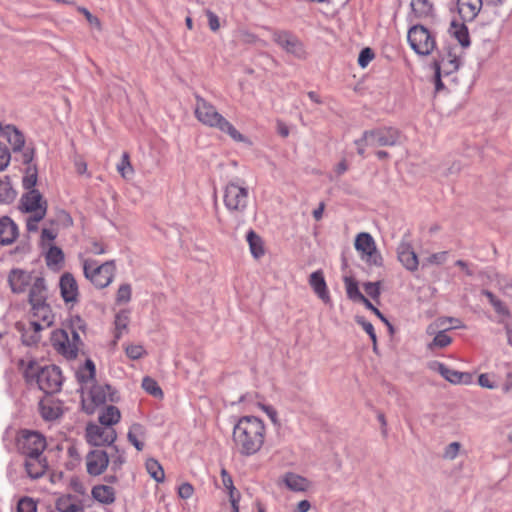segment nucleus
Here are the masks:
<instances>
[{"label": "nucleus", "instance_id": "nucleus-1", "mask_svg": "<svg viewBox=\"0 0 512 512\" xmlns=\"http://www.w3.org/2000/svg\"><path fill=\"white\" fill-rule=\"evenodd\" d=\"M266 438L264 422L251 415L235 418L232 428V447L240 456L250 457L263 447Z\"/></svg>", "mask_w": 512, "mask_h": 512}, {"label": "nucleus", "instance_id": "nucleus-2", "mask_svg": "<svg viewBox=\"0 0 512 512\" xmlns=\"http://www.w3.org/2000/svg\"><path fill=\"white\" fill-rule=\"evenodd\" d=\"M35 362L31 361L24 371L26 381L36 380L40 390L46 394H53L60 391L63 376L61 369L56 365H47L35 369Z\"/></svg>", "mask_w": 512, "mask_h": 512}, {"label": "nucleus", "instance_id": "nucleus-3", "mask_svg": "<svg viewBox=\"0 0 512 512\" xmlns=\"http://www.w3.org/2000/svg\"><path fill=\"white\" fill-rule=\"evenodd\" d=\"M400 132L393 127H381L363 132L362 137L355 140L357 153L365 155L366 147H391L398 144Z\"/></svg>", "mask_w": 512, "mask_h": 512}, {"label": "nucleus", "instance_id": "nucleus-4", "mask_svg": "<svg viewBox=\"0 0 512 512\" xmlns=\"http://www.w3.org/2000/svg\"><path fill=\"white\" fill-rule=\"evenodd\" d=\"M83 271L87 279L98 289L107 287L113 280L115 263L113 260L98 265L96 260L87 259L83 262Z\"/></svg>", "mask_w": 512, "mask_h": 512}, {"label": "nucleus", "instance_id": "nucleus-5", "mask_svg": "<svg viewBox=\"0 0 512 512\" xmlns=\"http://www.w3.org/2000/svg\"><path fill=\"white\" fill-rule=\"evenodd\" d=\"M16 447L25 457L41 456L46 448V439L37 431L23 429L16 438Z\"/></svg>", "mask_w": 512, "mask_h": 512}, {"label": "nucleus", "instance_id": "nucleus-6", "mask_svg": "<svg viewBox=\"0 0 512 512\" xmlns=\"http://www.w3.org/2000/svg\"><path fill=\"white\" fill-rule=\"evenodd\" d=\"M72 339L70 340L69 334L64 329H57L51 333V344L67 359H75L78 355L79 346L82 345L79 332L70 331Z\"/></svg>", "mask_w": 512, "mask_h": 512}, {"label": "nucleus", "instance_id": "nucleus-7", "mask_svg": "<svg viewBox=\"0 0 512 512\" xmlns=\"http://www.w3.org/2000/svg\"><path fill=\"white\" fill-rule=\"evenodd\" d=\"M89 394L91 404L85 405L83 403V410L87 414H93L97 406L104 405L106 402L118 403L120 401L118 391L109 384H94Z\"/></svg>", "mask_w": 512, "mask_h": 512}, {"label": "nucleus", "instance_id": "nucleus-8", "mask_svg": "<svg viewBox=\"0 0 512 512\" xmlns=\"http://www.w3.org/2000/svg\"><path fill=\"white\" fill-rule=\"evenodd\" d=\"M407 37L411 48L419 55L427 56L435 48V40L424 26L411 27Z\"/></svg>", "mask_w": 512, "mask_h": 512}, {"label": "nucleus", "instance_id": "nucleus-9", "mask_svg": "<svg viewBox=\"0 0 512 512\" xmlns=\"http://www.w3.org/2000/svg\"><path fill=\"white\" fill-rule=\"evenodd\" d=\"M354 246L368 264L375 266L382 265V257L377 251L373 237L369 233H359L355 238Z\"/></svg>", "mask_w": 512, "mask_h": 512}, {"label": "nucleus", "instance_id": "nucleus-10", "mask_svg": "<svg viewBox=\"0 0 512 512\" xmlns=\"http://www.w3.org/2000/svg\"><path fill=\"white\" fill-rule=\"evenodd\" d=\"M273 40L288 54L297 59H306L307 52L303 43L293 34L286 31H279L273 34Z\"/></svg>", "mask_w": 512, "mask_h": 512}, {"label": "nucleus", "instance_id": "nucleus-11", "mask_svg": "<svg viewBox=\"0 0 512 512\" xmlns=\"http://www.w3.org/2000/svg\"><path fill=\"white\" fill-rule=\"evenodd\" d=\"M117 439V433L113 428L105 429L96 424H88L86 427V441L91 446H111Z\"/></svg>", "mask_w": 512, "mask_h": 512}, {"label": "nucleus", "instance_id": "nucleus-12", "mask_svg": "<svg viewBox=\"0 0 512 512\" xmlns=\"http://www.w3.org/2000/svg\"><path fill=\"white\" fill-rule=\"evenodd\" d=\"M195 115L197 119L205 125L211 127H218L221 130L224 129L223 117L216 108L206 102L204 99H197V105L195 109Z\"/></svg>", "mask_w": 512, "mask_h": 512}, {"label": "nucleus", "instance_id": "nucleus-13", "mask_svg": "<svg viewBox=\"0 0 512 512\" xmlns=\"http://www.w3.org/2000/svg\"><path fill=\"white\" fill-rule=\"evenodd\" d=\"M248 190L243 185L229 183L226 185V208L243 212L247 207Z\"/></svg>", "mask_w": 512, "mask_h": 512}, {"label": "nucleus", "instance_id": "nucleus-14", "mask_svg": "<svg viewBox=\"0 0 512 512\" xmlns=\"http://www.w3.org/2000/svg\"><path fill=\"white\" fill-rule=\"evenodd\" d=\"M109 465V456L106 451L95 449L86 455V468L90 476H99L105 472Z\"/></svg>", "mask_w": 512, "mask_h": 512}, {"label": "nucleus", "instance_id": "nucleus-15", "mask_svg": "<svg viewBox=\"0 0 512 512\" xmlns=\"http://www.w3.org/2000/svg\"><path fill=\"white\" fill-rule=\"evenodd\" d=\"M48 204L39 190H30L22 194L19 202V209L23 213H30Z\"/></svg>", "mask_w": 512, "mask_h": 512}, {"label": "nucleus", "instance_id": "nucleus-16", "mask_svg": "<svg viewBox=\"0 0 512 512\" xmlns=\"http://www.w3.org/2000/svg\"><path fill=\"white\" fill-rule=\"evenodd\" d=\"M31 281V273L25 270L14 268L9 272L8 283L13 293L20 294L25 292Z\"/></svg>", "mask_w": 512, "mask_h": 512}, {"label": "nucleus", "instance_id": "nucleus-17", "mask_svg": "<svg viewBox=\"0 0 512 512\" xmlns=\"http://www.w3.org/2000/svg\"><path fill=\"white\" fill-rule=\"evenodd\" d=\"M397 257L407 270L414 272L418 269L419 260L410 243L401 242L398 245Z\"/></svg>", "mask_w": 512, "mask_h": 512}, {"label": "nucleus", "instance_id": "nucleus-18", "mask_svg": "<svg viewBox=\"0 0 512 512\" xmlns=\"http://www.w3.org/2000/svg\"><path fill=\"white\" fill-rule=\"evenodd\" d=\"M61 297L65 303L76 302L78 299V285L74 276L66 272L59 281Z\"/></svg>", "mask_w": 512, "mask_h": 512}, {"label": "nucleus", "instance_id": "nucleus-19", "mask_svg": "<svg viewBox=\"0 0 512 512\" xmlns=\"http://www.w3.org/2000/svg\"><path fill=\"white\" fill-rule=\"evenodd\" d=\"M24 466L27 475L31 479H38L42 477L48 469L47 459L43 454L41 456L26 457Z\"/></svg>", "mask_w": 512, "mask_h": 512}, {"label": "nucleus", "instance_id": "nucleus-20", "mask_svg": "<svg viewBox=\"0 0 512 512\" xmlns=\"http://www.w3.org/2000/svg\"><path fill=\"white\" fill-rule=\"evenodd\" d=\"M18 236V227L9 216L0 218V244L10 245Z\"/></svg>", "mask_w": 512, "mask_h": 512}, {"label": "nucleus", "instance_id": "nucleus-21", "mask_svg": "<svg viewBox=\"0 0 512 512\" xmlns=\"http://www.w3.org/2000/svg\"><path fill=\"white\" fill-rule=\"evenodd\" d=\"M309 285L313 289L314 293L324 302L329 303L331 301V297L329 295L326 281L324 279L323 272L321 270H317L309 276Z\"/></svg>", "mask_w": 512, "mask_h": 512}, {"label": "nucleus", "instance_id": "nucleus-22", "mask_svg": "<svg viewBox=\"0 0 512 512\" xmlns=\"http://www.w3.org/2000/svg\"><path fill=\"white\" fill-rule=\"evenodd\" d=\"M435 75H434V84H435V92H439L444 88V85L441 80V72L444 71L446 74H449L458 69V60L453 58L449 61H445L442 59L440 62H434Z\"/></svg>", "mask_w": 512, "mask_h": 512}, {"label": "nucleus", "instance_id": "nucleus-23", "mask_svg": "<svg viewBox=\"0 0 512 512\" xmlns=\"http://www.w3.org/2000/svg\"><path fill=\"white\" fill-rule=\"evenodd\" d=\"M482 5L483 0H457L458 12L464 21H472Z\"/></svg>", "mask_w": 512, "mask_h": 512}, {"label": "nucleus", "instance_id": "nucleus-24", "mask_svg": "<svg viewBox=\"0 0 512 512\" xmlns=\"http://www.w3.org/2000/svg\"><path fill=\"white\" fill-rule=\"evenodd\" d=\"M5 138L12 146L13 152H21L26 146V140L24 134L13 124L6 125Z\"/></svg>", "mask_w": 512, "mask_h": 512}, {"label": "nucleus", "instance_id": "nucleus-25", "mask_svg": "<svg viewBox=\"0 0 512 512\" xmlns=\"http://www.w3.org/2000/svg\"><path fill=\"white\" fill-rule=\"evenodd\" d=\"M47 300V286L43 277H36L29 290L28 301L33 303L45 302Z\"/></svg>", "mask_w": 512, "mask_h": 512}, {"label": "nucleus", "instance_id": "nucleus-26", "mask_svg": "<svg viewBox=\"0 0 512 512\" xmlns=\"http://www.w3.org/2000/svg\"><path fill=\"white\" fill-rule=\"evenodd\" d=\"M282 481L289 490L295 492H304L310 487L306 478L292 472L284 474Z\"/></svg>", "mask_w": 512, "mask_h": 512}, {"label": "nucleus", "instance_id": "nucleus-27", "mask_svg": "<svg viewBox=\"0 0 512 512\" xmlns=\"http://www.w3.org/2000/svg\"><path fill=\"white\" fill-rule=\"evenodd\" d=\"M246 240L249 244L250 253L254 259L259 260L265 255L266 249L264 240L256 232L250 230L247 233Z\"/></svg>", "mask_w": 512, "mask_h": 512}, {"label": "nucleus", "instance_id": "nucleus-28", "mask_svg": "<svg viewBox=\"0 0 512 512\" xmlns=\"http://www.w3.org/2000/svg\"><path fill=\"white\" fill-rule=\"evenodd\" d=\"M91 495L94 500L101 504H112L115 502V490L108 485H96L92 488Z\"/></svg>", "mask_w": 512, "mask_h": 512}, {"label": "nucleus", "instance_id": "nucleus-29", "mask_svg": "<svg viewBox=\"0 0 512 512\" xmlns=\"http://www.w3.org/2000/svg\"><path fill=\"white\" fill-rule=\"evenodd\" d=\"M431 368L437 371L442 377H444L447 381L453 384H459L463 381V378L467 376V374L450 369L446 365L440 362H433L431 364Z\"/></svg>", "mask_w": 512, "mask_h": 512}, {"label": "nucleus", "instance_id": "nucleus-30", "mask_svg": "<svg viewBox=\"0 0 512 512\" xmlns=\"http://www.w3.org/2000/svg\"><path fill=\"white\" fill-rule=\"evenodd\" d=\"M33 316L39 318L46 327H50L53 324L54 316L51 308L47 302H40L31 305Z\"/></svg>", "mask_w": 512, "mask_h": 512}, {"label": "nucleus", "instance_id": "nucleus-31", "mask_svg": "<svg viewBox=\"0 0 512 512\" xmlns=\"http://www.w3.org/2000/svg\"><path fill=\"white\" fill-rule=\"evenodd\" d=\"M145 435V427L140 423H133L129 428L127 439L138 451H142L144 449V443L139 439L144 438Z\"/></svg>", "mask_w": 512, "mask_h": 512}, {"label": "nucleus", "instance_id": "nucleus-32", "mask_svg": "<svg viewBox=\"0 0 512 512\" xmlns=\"http://www.w3.org/2000/svg\"><path fill=\"white\" fill-rule=\"evenodd\" d=\"M99 422L100 424L111 427L115 424H117L121 419V413L120 410L114 406L109 405L106 406L103 411L99 414Z\"/></svg>", "mask_w": 512, "mask_h": 512}, {"label": "nucleus", "instance_id": "nucleus-33", "mask_svg": "<svg viewBox=\"0 0 512 512\" xmlns=\"http://www.w3.org/2000/svg\"><path fill=\"white\" fill-rule=\"evenodd\" d=\"M17 196L9 176L0 179V204H11Z\"/></svg>", "mask_w": 512, "mask_h": 512}, {"label": "nucleus", "instance_id": "nucleus-34", "mask_svg": "<svg viewBox=\"0 0 512 512\" xmlns=\"http://www.w3.org/2000/svg\"><path fill=\"white\" fill-rule=\"evenodd\" d=\"M96 366L91 359H86L83 367L76 372L77 381L81 384H86L89 381L95 380Z\"/></svg>", "mask_w": 512, "mask_h": 512}, {"label": "nucleus", "instance_id": "nucleus-35", "mask_svg": "<svg viewBox=\"0 0 512 512\" xmlns=\"http://www.w3.org/2000/svg\"><path fill=\"white\" fill-rule=\"evenodd\" d=\"M410 5L413 15L418 19L432 15L433 5L430 0H411Z\"/></svg>", "mask_w": 512, "mask_h": 512}, {"label": "nucleus", "instance_id": "nucleus-36", "mask_svg": "<svg viewBox=\"0 0 512 512\" xmlns=\"http://www.w3.org/2000/svg\"><path fill=\"white\" fill-rule=\"evenodd\" d=\"M146 470L148 474L153 478L157 483L164 482L165 473L161 464L154 458H149L146 461Z\"/></svg>", "mask_w": 512, "mask_h": 512}, {"label": "nucleus", "instance_id": "nucleus-37", "mask_svg": "<svg viewBox=\"0 0 512 512\" xmlns=\"http://www.w3.org/2000/svg\"><path fill=\"white\" fill-rule=\"evenodd\" d=\"M450 33L458 40L461 46L468 47L470 44L468 29L464 24L451 23Z\"/></svg>", "mask_w": 512, "mask_h": 512}, {"label": "nucleus", "instance_id": "nucleus-38", "mask_svg": "<svg viewBox=\"0 0 512 512\" xmlns=\"http://www.w3.org/2000/svg\"><path fill=\"white\" fill-rule=\"evenodd\" d=\"M72 496H62L56 500L55 508L59 512H83V507L76 503H71Z\"/></svg>", "mask_w": 512, "mask_h": 512}, {"label": "nucleus", "instance_id": "nucleus-39", "mask_svg": "<svg viewBox=\"0 0 512 512\" xmlns=\"http://www.w3.org/2000/svg\"><path fill=\"white\" fill-rule=\"evenodd\" d=\"M346 292L349 299L363 303L367 298L359 291L357 282L351 277L344 278Z\"/></svg>", "mask_w": 512, "mask_h": 512}, {"label": "nucleus", "instance_id": "nucleus-40", "mask_svg": "<svg viewBox=\"0 0 512 512\" xmlns=\"http://www.w3.org/2000/svg\"><path fill=\"white\" fill-rule=\"evenodd\" d=\"M38 180V169L36 165L28 166L22 179V186L26 191L37 190L35 188Z\"/></svg>", "mask_w": 512, "mask_h": 512}, {"label": "nucleus", "instance_id": "nucleus-41", "mask_svg": "<svg viewBox=\"0 0 512 512\" xmlns=\"http://www.w3.org/2000/svg\"><path fill=\"white\" fill-rule=\"evenodd\" d=\"M45 260L48 267L57 266L64 262V253L60 247L51 245L46 252Z\"/></svg>", "mask_w": 512, "mask_h": 512}, {"label": "nucleus", "instance_id": "nucleus-42", "mask_svg": "<svg viewBox=\"0 0 512 512\" xmlns=\"http://www.w3.org/2000/svg\"><path fill=\"white\" fill-rule=\"evenodd\" d=\"M226 489L228 490L231 512H239L240 492L234 487L232 479L226 474Z\"/></svg>", "mask_w": 512, "mask_h": 512}, {"label": "nucleus", "instance_id": "nucleus-43", "mask_svg": "<svg viewBox=\"0 0 512 512\" xmlns=\"http://www.w3.org/2000/svg\"><path fill=\"white\" fill-rule=\"evenodd\" d=\"M142 388L146 393L155 397V398H163V391L156 380L149 376H145L142 379Z\"/></svg>", "mask_w": 512, "mask_h": 512}, {"label": "nucleus", "instance_id": "nucleus-44", "mask_svg": "<svg viewBox=\"0 0 512 512\" xmlns=\"http://www.w3.org/2000/svg\"><path fill=\"white\" fill-rule=\"evenodd\" d=\"M483 294L487 297L495 312L504 317H510V311L506 305L498 299L491 291L484 290Z\"/></svg>", "mask_w": 512, "mask_h": 512}, {"label": "nucleus", "instance_id": "nucleus-45", "mask_svg": "<svg viewBox=\"0 0 512 512\" xmlns=\"http://www.w3.org/2000/svg\"><path fill=\"white\" fill-rule=\"evenodd\" d=\"M39 409L42 418L47 421H53L62 416L61 408L58 406L46 405L40 402Z\"/></svg>", "mask_w": 512, "mask_h": 512}, {"label": "nucleus", "instance_id": "nucleus-46", "mask_svg": "<svg viewBox=\"0 0 512 512\" xmlns=\"http://www.w3.org/2000/svg\"><path fill=\"white\" fill-rule=\"evenodd\" d=\"M452 343V338L447 335V332H440L436 337L427 344V349L434 351L436 349H443Z\"/></svg>", "mask_w": 512, "mask_h": 512}, {"label": "nucleus", "instance_id": "nucleus-47", "mask_svg": "<svg viewBox=\"0 0 512 512\" xmlns=\"http://www.w3.org/2000/svg\"><path fill=\"white\" fill-rule=\"evenodd\" d=\"M17 329L21 332L22 343L25 346H33L39 343L41 336L38 333H33L32 330H26L23 325L17 323Z\"/></svg>", "mask_w": 512, "mask_h": 512}, {"label": "nucleus", "instance_id": "nucleus-48", "mask_svg": "<svg viewBox=\"0 0 512 512\" xmlns=\"http://www.w3.org/2000/svg\"><path fill=\"white\" fill-rule=\"evenodd\" d=\"M117 170L125 179H129L133 175L134 170L130 163V157L127 152L122 154L121 161L117 164Z\"/></svg>", "mask_w": 512, "mask_h": 512}, {"label": "nucleus", "instance_id": "nucleus-49", "mask_svg": "<svg viewBox=\"0 0 512 512\" xmlns=\"http://www.w3.org/2000/svg\"><path fill=\"white\" fill-rule=\"evenodd\" d=\"M115 339L118 340L121 337L122 330H125L129 323V315L126 311H121L115 316Z\"/></svg>", "mask_w": 512, "mask_h": 512}, {"label": "nucleus", "instance_id": "nucleus-50", "mask_svg": "<svg viewBox=\"0 0 512 512\" xmlns=\"http://www.w3.org/2000/svg\"><path fill=\"white\" fill-rule=\"evenodd\" d=\"M111 447L117 454L116 456H112L111 470L113 472H117L126 462L125 452L124 450H120L117 445L112 444Z\"/></svg>", "mask_w": 512, "mask_h": 512}, {"label": "nucleus", "instance_id": "nucleus-51", "mask_svg": "<svg viewBox=\"0 0 512 512\" xmlns=\"http://www.w3.org/2000/svg\"><path fill=\"white\" fill-rule=\"evenodd\" d=\"M226 133L236 142L245 143L248 146L252 145V142L249 138H247L243 134H241L234 126L229 124L227 121H226Z\"/></svg>", "mask_w": 512, "mask_h": 512}, {"label": "nucleus", "instance_id": "nucleus-52", "mask_svg": "<svg viewBox=\"0 0 512 512\" xmlns=\"http://www.w3.org/2000/svg\"><path fill=\"white\" fill-rule=\"evenodd\" d=\"M446 259H447L446 251L434 253V254L428 256L427 258L423 259L422 266L426 267V266H430V265H441L446 261Z\"/></svg>", "mask_w": 512, "mask_h": 512}, {"label": "nucleus", "instance_id": "nucleus-53", "mask_svg": "<svg viewBox=\"0 0 512 512\" xmlns=\"http://www.w3.org/2000/svg\"><path fill=\"white\" fill-rule=\"evenodd\" d=\"M17 512H37V504L30 497H23L18 501Z\"/></svg>", "mask_w": 512, "mask_h": 512}, {"label": "nucleus", "instance_id": "nucleus-54", "mask_svg": "<svg viewBox=\"0 0 512 512\" xmlns=\"http://www.w3.org/2000/svg\"><path fill=\"white\" fill-rule=\"evenodd\" d=\"M131 285L130 284H122L118 288L117 294H116V301L117 303H128L131 300Z\"/></svg>", "mask_w": 512, "mask_h": 512}, {"label": "nucleus", "instance_id": "nucleus-55", "mask_svg": "<svg viewBox=\"0 0 512 512\" xmlns=\"http://www.w3.org/2000/svg\"><path fill=\"white\" fill-rule=\"evenodd\" d=\"M461 444L459 442H452L446 446L443 452V458L446 460H454L460 451Z\"/></svg>", "mask_w": 512, "mask_h": 512}, {"label": "nucleus", "instance_id": "nucleus-56", "mask_svg": "<svg viewBox=\"0 0 512 512\" xmlns=\"http://www.w3.org/2000/svg\"><path fill=\"white\" fill-rule=\"evenodd\" d=\"M11 161V153L8 147L0 142V172L4 171Z\"/></svg>", "mask_w": 512, "mask_h": 512}, {"label": "nucleus", "instance_id": "nucleus-57", "mask_svg": "<svg viewBox=\"0 0 512 512\" xmlns=\"http://www.w3.org/2000/svg\"><path fill=\"white\" fill-rule=\"evenodd\" d=\"M22 152V162L25 165L31 166V162L34 160L35 157V146L33 143H28Z\"/></svg>", "mask_w": 512, "mask_h": 512}, {"label": "nucleus", "instance_id": "nucleus-58", "mask_svg": "<svg viewBox=\"0 0 512 512\" xmlns=\"http://www.w3.org/2000/svg\"><path fill=\"white\" fill-rule=\"evenodd\" d=\"M374 58V52L371 48L366 47L361 50L359 57H358V64L362 68H365Z\"/></svg>", "mask_w": 512, "mask_h": 512}, {"label": "nucleus", "instance_id": "nucleus-59", "mask_svg": "<svg viewBox=\"0 0 512 512\" xmlns=\"http://www.w3.org/2000/svg\"><path fill=\"white\" fill-rule=\"evenodd\" d=\"M125 352L130 359L137 360L144 355L145 350L141 345H129L126 347Z\"/></svg>", "mask_w": 512, "mask_h": 512}, {"label": "nucleus", "instance_id": "nucleus-60", "mask_svg": "<svg viewBox=\"0 0 512 512\" xmlns=\"http://www.w3.org/2000/svg\"><path fill=\"white\" fill-rule=\"evenodd\" d=\"M365 292L373 299L380 296V282H366L363 285Z\"/></svg>", "mask_w": 512, "mask_h": 512}, {"label": "nucleus", "instance_id": "nucleus-61", "mask_svg": "<svg viewBox=\"0 0 512 512\" xmlns=\"http://www.w3.org/2000/svg\"><path fill=\"white\" fill-rule=\"evenodd\" d=\"M437 321H441L443 323V332H447L453 328H459L460 327V320L453 317H439L437 318Z\"/></svg>", "mask_w": 512, "mask_h": 512}, {"label": "nucleus", "instance_id": "nucleus-62", "mask_svg": "<svg viewBox=\"0 0 512 512\" xmlns=\"http://www.w3.org/2000/svg\"><path fill=\"white\" fill-rule=\"evenodd\" d=\"M70 331H82L85 332L86 330V323L85 321L78 315L71 317L70 319V325H69Z\"/></svg>", "mask_w": 512, "mask_h": 512}, {"label": "nucleus", "instance_id": "nucleus-63", "mask_svg": "<svg viewBox=\"0 0 512 512\" xmlns=\"http://www.w3.org/2000/svg\"><path fill=\"white\" fill-rule=\"evenodd\" d=\"M462 169L461 163L454 161L449 164V166L444 167L440 174L445 177L457 175Z\"/></svg>", "mask_w": 512, "mask_h": 512}, {"label": "nucleus", "instance_id": "nucleus-64", "mask_svg": "<svg viewBox=\"0 0 512 512\" xmlns=\"http://www.w3.org/2000/svg\"><path fill=\"white\" fill-rule=\"evenodd\" d=\"M193 493L194 488L188 482H184L178 487V495L182 499H189L190 497H192Z\"/></svg>", "mask_w": 512, "mask_h": 512}]
</instances>
